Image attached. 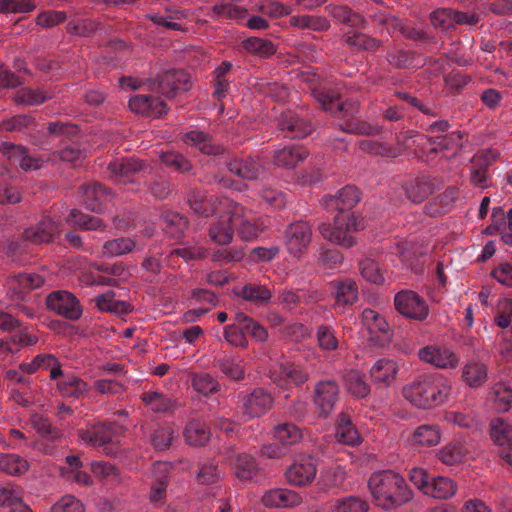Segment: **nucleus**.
Returning <instances> with one entry per match:
<instances>
[{"instance_id":"nucleus-40","label":"nucleus","mask_w":512,"mask_h":512,"mask_svg":"<svg viewBox=\"0 0 512 512\" xmlns=\"http://www.w3.org/2000/svg\"><path fill=\"white\" fill-rule=\"evenodd\" d=\"M326 9L334 19L350 28H365L366 20L360 14L352 12L345 6L329 5Z\"/></svg>"},{"instance_id":"nucleus-27","label":"nucleus","mask_w":512,"mask_h":512,"mask_svg":"<svg viewBox=\"0 0 512 512\" xmlns=\"http://www.w3.org/2000/svg\"><path fill=\"white\" fill-rule=\"evenodd\" d=\"M469 454V447L465 441L453 440L437 452V458L445 465H455L462 462Z\"/></svg>"},{"instance_id":"nucleus-10","label":"nucleus","mask_w":512,"mask_h":512,"mask_svg":"<svg viewBox=\"0 0 512 512\" xmlns=\"http://www.w3.org/2000/svg\"><path fill=\"white\" fill-rule=\"evenodd\" d=\"M317 474L315 460L311 456H299L286 470V480L290 485L303 487L313 482Z\"/></svg>"},{"instance_id":"nucleus-45","label":"nucleus","mask_w":512,"mask_h":512,"mask_svg":"<svg viewBox=\"0 0 512 512\" xmlns=\"http://www.w3.org/2000/svg\"><path fill=\"white\" fill-rule=\"evenodd\" d=\"M345 386L348 392L356 398H364L370 392L363 373L357 370H351L345 375Z\"/></svg>"},{"instance_id":"nucleus-41","label":"nucleus","mask_w":512,"mask_h":512,"mask_svg":"<svg viewBox=\"0 0 512 512\" xmlns=\"http://www.w3.org/2000/svg\"><path fill=\"white\" fill-rule=\"evenodd\" d=\"M83 193L85 195V206L87 209L99 212L103 207V203L108 197L106 189L99 183L84 186Z\"/></svg>"},{"instance_id":"nucleus-64","label":"nucleus","mask_w":512,"mask_h":512,"mask_svg":"<svg viewBox=\"0 0 512 512\" xmlns=\"http://www.w3.org/2000/svg\"><path fill=\"white\" fill-rule=\"evenodd\" d=\"M495 322L501 328H510L512 332V299H502L499 301Z\"/></svg>"},{"instance_id":"nucleus-51","label":"nucleus","mask_w":512,"mask_h":512,"mask_svg":"<svg viewBox=\"0 0 512 512\" xmlns=\"http://www.w3.org/2000/svg\"><path fill=\"white\" fill-rule=\"evenodd\" d=\"M44 281V277L37 273H20L11 277L10 285L12 289H18L19 292H22L39 288L43 285Z\"/></svg>"},{"instance_id":"nucleus-54","label":"nucleus","mask_w":512,"mask_h":512,"mask_svg":"<svg viewBox=\"0 0 512 512\" xmlns=\"http://www.w3.org/2000/svg\"><path fill=\"white\" fill-rule=\"evenodd\" d=\"M491 394L494 407L499 412H506L512 403V389L505 383H497L492 387Z\"/></svg>"},{"instance_id":"nucleus-24","label":"nucleus","mask_w":512,"mask_h":512,"mask_svg":"<svg viewBox=\"0 0 512 512\" xmlns=\"http://www.w3.org/2000/svg\"><path fill=\"white\" fill-rule=\"evenodd\" d=\"M442 431L436 424H422L415 428L410 441L413 446L433 447L440 443Z\"/></svg>"},{"instance_id":"nucleus-58","label":"nucleus","mask_w":512,"mask_h":512,"mask_svg":"<svg viewBox=\"0 0 512 512\" xmlns=\"http://www.w3.org/2000/svg\"><path fill=\"white\" fill-rule=\"evenodd\" d=\"M345 42L351 46L363 50H375L380 42L358 31H348L344 35Z\"/></svg>"},{"instance_id":"nucleus-2","label":"nucleus","mask_w":512,"mask_h":512,"mask_svg":"<svg viewBox=\"0 0 512 512\" xmlns=\"http://www.w3.org/2000/svg\"><path fill=\"white\" fill-rule=\"evenodd\" d=\"M368 487L375 503L385 510L399 507L413 498L404 477L391 470L373 473Z\"/></svg>"},{"instance_id":"nucleus-42","label":"nucleus","mask_w":512,"mask_h":512,"mask_svg":"<svg viewBox=\"0 0 512 512\" xmlns=\"http://www.w3.org/2000/svg\"><path fill=\"white\" fill-rule=\"evenodd\" d=\"M235 320L240 328L245 331L246 334H249L255 341L265 342L268 339L267 330L246 314L242 312L236 313Z\"/></svg>"},{"instance_id":"nucleus-63","label":"nucleus","mask_w":512,"mask_h":512,"mask_svg":"<svg viewBox=\"0 0 512 512\" xmlns=\"http://www.w3.org/2000/svg\"><path fill=\"white\" fill-rule=\"evenodd\" d=\"M318 345L322 350L333 351L338 348V338L332 327L321 325L318 327L317 332Z\"/></svg>"},{"instance_id":"nucleus-56","label":"nucleus","mask_w":512,"mask_h":512,"mask_svg":"<svg viewBox=\"0 0 512 512\" xmlns=\"http://www.w3.org/2000/svg\"><path fill=\"white\" fill-rule=\"evenodd\" d=\"M368 509L367 502L356 496L337 499L332 506V512H367Z\"/></svg>"},{"instance_id":"nucleus-23","label":"nucleus","mask_w":512,"mask_h":512,"mask_svg":"<svg viewBox=\"0 0 512 512\" xmlns=\"http://www.w3.org/2000/svg\"><path fill=\"white\" fill-rule=\"evenodd\" d=\"M56 383L57 389L63 397L75 398L84 397L88 394L90 386L80 377L74 374H63Z\"/></svg>"},{"instance_id":"nucleus-35","label":"nucleus","mask_w":512,"mask_h":512,"mask_svg":"<svg viewBox=\"0 0 512 512\" xmlns=\"http://www.w3.org/2000/svg\"><path fill=\"white\" fill-rule=\"evenodd\" d=\"M176 439L177 431L171 423L159 425L150 436L151 445L158 451L169 449Z\"/></svg>"},{"instance_id":"nucleus-60","label":"nucleus","mask_w":512,"mask_h":512,"mask_svg":"<svg viewBox=\"0 0 512 512\" xmlns=\"http://www.w3.org/2000/svg\"><path fill=\"white\" fill-rule=\"evenodd\" d=\"M191 382L194 390L204 396L212 394L218 390L217 381L207 373L194 374Z\"/></svg>"},{"instance_id":"nucleus-59","label":"nucleus","mask_w":512,"mask_h":512,"mask_svg":"<svg viewBox=\"0 0 512 512\" xmlns=\"http://www.w3.org/2000/svg\"><path fill=\"white\" fill-rule=\"evenodd\" d=\"M360 201V196L357 188L353 186H345L340 189L335 198V206L340 212H345L352 208Z\"/></svg>"},{"instance_id":"nucleus-49","label":"nucleus","mask_w":512,"mask_h":512,"mask_svg":"<svg viewBox=\"0 0 512 512\" xmlns=\"http://www.w3.org/2000/svg\"><path fill=\"white\" fill-rule=\"evenodd\" d=\"M217 367L229 378L239 380L244 376V360L225 355L217 360Z\"/></svg>"},{"instance_id":"nucleus-13","label":"nucleus","mask_w":512,"mask_h":512,"mask_svg":"<svg viewBox=\"0 0 512 512\" xmlns=\"http://www.w3.org/2000/svg\"><path fill=\"white\" fill-rule=\"evenodd\" d=\"M361 324L368 332L372 342L379 343L390 338L388 322L381 314L370 308H365L362 311Z\"/></svg>"},{"instance_id":"nucleus-61","label":"nucleus","mask_w":512,"mask_h":512,"mask_svg":"<svg viewBox=\"0 0 512 512\" xmlns=\"http://www.w3.org/2000/svg\"><path fill=\"white\" fill-rule=\"evenodd\" d=\"M212 19H239L244 16V11L231 3H220L214 5L207 14Z\"/></svg>"},{"instance_id":"nucleus-37","label":"nucleus","mask_w":512,"mask_h":512,"mask_svg":"<svg viewBox=\"0 0 512 512\" xmlns=\"http://www.w3.org/2000/svg\"><path fill=\"white\" fill-rule=\"evenodd\" d=\"M279 126L282 131L287 132V137L290 138H302L311 132V126L297 118L291 112L281 116Z\"/></svg>"},{"instance_id":"nucleus-16","label":"nucleus","mask_w":512,"mask_h":512,"mask_svg":"<svg viewBox=\"0 0 512 512\" xmlns=\"http://www.w3.org/2000/svg\"><path fill=\"white\" fill-rule=\"evenodd\" d=\"M371 381L379 388L390 387L397 378L399 365L389 358L378 359L370 368Z\"/></svg>"},{"instance_id":"nucleus-12","label":"nucleus","mask_w":512,"mask_h":512,"mask_svg":"<svg viewBox=\"0 0 512 512\" xmlns=\"http://www.w3.org/2000/svg\"><path fill=\"white\" fill-rule=\"evenodd\" d=\"M261 501L267 508L293 509L303 503V497L288 488H273L264 492Z\"/></svg>"},{"instance_id":"nucleus-50","label":"nucleus","mask_w":512,"mask_h":512,"mask_svg":"<svg viewBox=\"0 0 512 512\" xmlns=\"http://www.w3.org/2000/svg\"><path fill=\"white\" fill-rule=\"evenodd\" d=\"M67 222L85 230H102L105 227L104 222L99 217L83 214L76 209L70 211Z\"/></svg>"},{"instance_id":"nucleus-52","label":"nucleus","mask_w":512,"mask_h":512,"mask_svg":"<svg viewBox=\"0 0 512 512\" xmlns=\"http://www.w3.org/2000/svg\"><path fill=\"white\" fill-rule=\"evenodd\" d=\"M334 287L336 289V305H352L358 299V289L355 282L351 280L337 282Z\"/></svg>"},{"instance_id":"nucleus-25","label":"nucleus","mask_w":512,"mask_h":512,"mask_svg":"<svg viewBox=\"0 0 512 512\" xmlns=\"http://www.w3.org/2000/svg\"><path fill=\"white\" fill-rule=\"evenodd\" d=\"M216 200L217 202H222L224 200H230L229 198H219L213 195H204L200 191H192L188 198V203L191 209L201 216L209 217L215 216L219 213H222V209L219 207H213L210 205V201ZM218 206V204L216 205Z\"/></svg>"},{"instance_id":"nucleus-44","label":"nucleus","mask_w":512,"mask_h":512,"mask_svg":"<svg viewBox=\"0 0 512 512\" xmlns=\"http://www.w3.org/2000/svg\"><path fill=\"white\" fill-rule=\"evenodd\" d=\"M243 48L253 55L260 58H266L276 52V47L272 41L258 37H250L242 41Z\"/></svg>"},{"instance_id":"nucleus-21","label":"nucleus","mask_w":512,"mask_h":512,"mask_svg":"<svg viewBox=\"0 0 512 512\" xmlns=\"http://www.w3.org/2000/svg\"><path fill=\"white\" fill-rule=\"evenodd\" d=\"M308 156L307 151L300 146H286L274 152L273 163L275 166L293 170Z\"/></svg>"},{"instance_id":"nucleus-57","label":"nucleus","mask_w":512,"mask_h":512,"mask_svg":"<svg viewBox=\"0 0 512 512\" xmlns=\"http://www.w3.org/2000/svg\"><path fill=\"white\" fill-rule=\"evenodd\" d=\"M50 97V95L41 89L23 88L16 91L14 100L18 104L33 106L45 102Z\"/></svg>"},{"instance_id":"nucleus-32","label":"nucleus","mask_w":512,"mask_h":512,"mask_svg":"<svg viewBox=\"0 0 512 512\" xmlns=\"http://www.w3.org/2000/svg\"><path fill=\"white\" fill-rule=\"evenodd\" d=\"M29 462L14 453H0V473L10 476H21L29 470Z\"/></svg>"},{"instance_id":"nucleus-34","label":"nucleus","mask_w":512,"mask_h":512,"mask_svg":"<svg viewBox=\"0 0 512 512\" xmlns=\"http://www.w3.org/2000/svg\"><path fill=\"white\" fill-rule=\"evenodd\" d=\"M228 168L232 174L246 180H254L263 172L262 165L250 158L235 159L228 164Z\"/></svg>"},{"instance_id":"nucleus-15","label":"nucleus","mask_w":512,"mask_h":512,"mask_svg":"<svg viewBox=\"0 0 512 512\" xmlns=\"http://www.w3.org/2000/svg\"><path fill=\"white\" fill-rule=\"evenodd\" d=\"M498 157L494 150H484L472 159L470 182L480 189L489 186L488 166Z\"/></svg>"},{"instance_id":"nucleus-5","label":"nucleus","mask_w":512,"mask_h":512,"mask_svg":"<svg viewBox=\"0 0 512 512\" xmlns=\"http://www.w3.org/2000/svg\"><path fill=\"white\" fill-rule=\"evenodd\" d=\"M312 235V228L305 221L299 220L289 224L284 235V245L289 255L300 260L308 252Z\"/></svg>"},{"instance_id":"nucleus-1","label":"nucleus","mask_w":512,"mask_h":512,"mask_svg":"<svg viewBox=\"0 0 512 512\" xmlns=\"http://www.w3.org/2000/svg\"><path fill=\"white\" fill-rule=\"evenodd\" d=\"M453 395V381L440 373H425L402 387V396L413 407L433 410L448 402Z\"/></svg>"},{"instance_id":"nucleus-55","label":"nucleus","mask_w":512,"mask_h":512,"mask_svg":"<svg viewBox=\"0 0 512 512\" xmlns=\"http://www.w3.org/2000/svg\"><path fill=\"white\" fill-rule=\"evenodd\" d=\"M233 469L238 478L250 480L257 474V465L254 459L247 454H239L233 464Z\"/></svg>"},{"instance_id":"nucleus-48","label":"nucleus","mask_w":512,"mask_h":512,"mask_svg":"<svg viewBox=\"0 0 512 512\" xmlns=\"http://www.w3.org/2000/svg\"><path fill=\"white\" fill-rule=\"evenodd\" d=\"M136 247L133 239L122 237L107 241L103 244L102 255L106 257H118L127 254Z\"/></svg>"},{"instance_id":"nucleus-43","label":"nucleus","mask_w":512,"mask_h":512,"mask_svg":"<svg viewBox=\"0 0 512 512\" xmlns=\"http://www.w3.org/2000/svg\"><path fill=\"white\" fill-rule=\"evenodd\" d=\"M274 437L283 445H295L303 438L300 427L293 423H282L274 427Z\"/></svg>"},{"instance_id":"nucleus-20","label":"nucleus","mask_w":512,"mask_h":512,"mask_svg":"<svg viewBox=\"0 0 512 512\" xmlns=\"http://www.w3.org/2000/svg\"><path fill=\"white\" fill-rule=\"evenodd\" d=\"M233 223L226 212L213 216L208 234L210 239L219 245H228L233 239Z\"/></svg>"},{"instance_id":"nucleus-46","label":"nucleus","mask_w":512,"mask_h":512,"mask_svg":"<svg viewBox=\"0 0 512 512\" xmlns=\"http://www.w3.org/2000/svg\"><path fill=\"white\" fill-rule=\"evenodd\" d=\"M141 399L154 412H167L175 405V402L170 397L158 391L144 392Z\"/></svg>"},{"instance_id":"nucleus-22","label":"nucleus","mask_w":512,"mask_h":512,"mask_svg":"<svg viewBox=\"0 0 512 512\" xmlns=\"http://www.w3.org/2000/svg\"><path fill=\"white\" fill-rule=\"evenodd\" d=\"M113 428L112 424L94 425L88 429H79L78 436L83 443L93 447H100L112 441L114 437Z\"/></svg>"},{"instance_id":"nucleus-17","label":"nucleus","mask_w":512,"mask_h":512,"mask_svg":"<svg viewBox=\"0 0 512 512\" xmlns=\"http://www.w3.org/2000/svg\"><path fill=\"white\" fill-rule=\"evenodd\" d=\"M129 107L136 114L152 118H159L168 111L167 105L163 100L139 94L129 99Z\"/></svg>"},{"instance_id":"nucleus-4","label":"nucleus","mask_w":512,"mask_h":512,"mask_svg":"<svg viewBox=\"0 0 512 512\" xmlns=\"http://www.w3.org/2000/svg\"><path fill=\"white\" fill-rule=\"evenodd\" d=\"M217 204V207L229 215L234 227L237 228L241 239L245 241L253 240L265 228V224L262 219L257 218L251 210H246L243 206L233 200L217 202L212 199V202L210 201V205L213 207H216Z\"/></svg>"},{"instance_id":"nucleus-18","label":"nucleus","mask_w":512,"mask_h":512,"mask_svg":"<svg viewBox=\"0 0 512 512\" xmlns=\"http://www.w3.org/2000/svg\"><path fill=\"white\" fill-rule=\"evenodd\" d=\"M59 223L53 221L50 217H43L39 223L27 228L24 231V239L32 244H42L51 242L60 234Z\"/></svg>"},{"instance_id":"nucleus-26","label":"nucleus","mask_w":512,"mask_h":512,"mask_svg":"<svg viewBox=\"0 0 512 512\" xmlns=\"http://www.w3.org/2000/svg\"><path fill=\"white\" fill-rule=\"evenodd\" d=\"M22 498L23 492L19 486L7 484L0 487V506L9 507L11 512H33Z\"/></svg>"},{"instance_id":"nucleus-11","label":"nucleus","mask_w":512,"mask_h":512,"mask_svg":"<svg viewBox=\"0 0 512 512\" xmlns=\"http://www.w3.org/2000/svg\"><path fill=\"white\" fill-rule=\"evenodd\" d=\"M191 86L189 75L183 70L172 69L164 72L157 82L156 90L161 95L170 98L178 92L187 91Z\"/></svg>"},{"instance_id":"nucleus-9","label":"nucleus","mask_w":512,"mask_h":512,"mask_svg":"<svg viewBox=\"0 0 512 512\" xmlns=\"http://www.w3.org/2000/svg\"><path fill=\"white\" fill-rule=\"evenodd\" d=\"M394 304L400 314L413 320L422 321L429 314L425 300L413 291L398 292L394 297Z\"/></svg>"},{"instance_id":"nucleus-62","label":"nucleus","mask_w":512,"mask_h":512,"mask_svg":"<svg viewBox=\"0 0 512 512\" xmlns=\"http://www.w3.org/2000/svg\"><path fill=\"white\" fill-rule=\"evenodd\" d=\"M91 472L100 481L113 482L118 479V472L114 465L104 461H92Z\"/></svg>"},{"instance_id":"nucleus-33","label":"nucleus","mask_w":512,"mask_h":512,"mask_svg":"<svg viewBox=\"0 0 512 512\" xmlns=\"http://www.w3.org/2000/svg\"><path fill=\"white\" fill-rule=\"evenodd\" d=\"M462 380L471 388L483 385L487 380V367L484 363L471 360L462 369Z\"/></svg>"},{"instance_id":"nucleus-39","label":"nucleus","mask_w":512,"mask_h":512,"mask_svg":"<svg viewBox=\"0 0 512 512\" xmlns=\"http://www.w3.org/2000/svg\"><path fill=\"white\" fill-rule=\"evenodd\" d=\"M7 149L10 160L24 171L38 170L43 166L42 160L29 156L23 146L9 145Z\"/></svg>"},{"instance_id":"nucleus-30","label":"nucleus","mask_w":512,"mask_h":512,"mask_svg":"<svg viewBox=\"0 0 512 512\" xmlns=\"http://www.w3.org/2000/svg\"><path fill=\"white\" fill-rule=\"evenodd\" d=\"M95 303L99 310L114 313L119 316L127 315L132 310L129 303L117 300L112 290H108L96 296Z\"/></svg>"},{"instance_id":"nucleus-47","label":"nucleus","mask_w":512,"mask_h":512,"mask_svg":"<svg viewBox=\"0 0 512 512\" xmlns=\"http://www.w3.org/2000/svg\"><path fill=\"white\" fill-rule=\"evenodd\" d=\"M490 434L497 445L505 446L512 443V425L501 418L491 420Z\"/></svg>"},{"instance_id":"nucleus-28","label":"nucleus","mask_w":512,"mask_h":512,"mask_svg":"<svg viewBox=\"0 0 512 512\" xmlns=\"http://www.w3.org/2000/svg\"><path fill=\"white\" fill-rule=\"evenodd\" d=\"M183 436L187 445L202 447L210 441L211 432L203 422L190 420L185 425Z\"/></svg>"},{"instance_id":"nucleus-6","label":"nucleus","mask_w":512,"mask_h":512,"mask_svg":"<svg viewBox=\"0 0 512 512\" xmlns=\"http://www.w3.org/2000/svg\"><path fill=\"white\" fill-rule=\"evenodd\" d=\"M421 361L437 369H455L459 365V356L447 345L430 344L418 351Z\"/></svg>"},{"instance_id":"nucleus-8","label":"nucleus","mask_w":512,"mask_h":512,"mask_svg":"<svg viewBox=\"0 0 512 512\" xmlns=\"http://www.w3.org/2000/svg\"><path fill=\"white\" fill-rule=\"evenodd\" d=\"M47 308L69 320H78L82 316V307L78 299L66 290L51 292L46 298Z\"/></svg>"},{"instance_id":"nucleus-31","label":"nucleus","mask_w":512,"mask_h":512,"mask_svg":"<svg viewBox=\"0 0 512 512\" xmlns=\"http://www.w3.org/2000/svg\"><path fill=\"white\" fill-rule=\"evenodd\" d=\"M335 438L337 442L346 445L355 446L360 443V435L345 413H341L338 417Z\"/></svg>"},{"instance_id":"nucleus-14","label":"nucleus","mask_w":512,"mask_h":512,"mask_svg":"<svg viewBox=\"0 0 512 512\" xmlns=\"http://www.w3.org/2000/svg\"><path fill=\"white\" fill-rule=\"evenodd\" d=\"M314 392V403L319 413L324 417L328 416L338 400L339 387L337 383L332 380L320 381L315 385Z\"/></svg>"},{"instance_id":"nucleus-7","label":"nucleus","mask_w":512,"mask_h":512,"mask_svg":"<svg viewBox=\"0 0 512 512\" xmlns=\"http://www.w3.org/2000/svg\"><path fill=\"white\" fill-rule=\"evenodd\" d=\"M271 381L283 392L304 384L308 374L298 365L291 362H281L270 370Z\"/></svg>"},{"instance_id":"nucleus-53","label":"nucleus","mask_w":512,"mask_h":512,"mask_svg":"<svg viewBox=\"0 0 512 512\" xmlns=\"http://www.w3.org/2000/svg\"><path fill=\"white\" fill-rule=\"evenodd\" d=\"M237 295L246 301L255 303L268 302L271 298V292L268 288L258 284H245L238 291Z\"/></svg>"},{"instance_id":"nucleus-29","label":"nucleus","mask_w":512,"mask_h":512,"mask_svg":"<svg viewBox=\"0 0 512 512\" xmlns=\"http://www.w3.org/2000/svg\"><path fill=\"white\" fill-rule=\"evenodd\" d=\"M457 488L456 482L448 477H433L429 486L426 487L425 495L434 499L446 500L456 494Z\"/></svg>"},{"instance_id":"nucleus-38","label":"nucleus","mask_w":512,"mask_h":512,"mask_svg":"<svg viewBox=\"0 0 512 512\" xmlns=\"http://www.w3.org/2000/svg\"><path fill=\"white\" fill-rule=\"evenodd\" d=\"M117 182H127L130 175L142 169V164L134 158L117 159L108 166Z\"/></svg>"},{"instance_id":"nucleus-19","label":"nucleus","mask_w":512,"mask_h":512,"mask_svg":"<svg viewBox=\"0 0 512 512\" xmlns=\"http://www.w3.org/2000/svg\"><path fill=\"white\" fill-rule=\"evenodd\" d=\"M273 404L271 395L262 388L254 389L243 398L244 415L250 419L265 414Z\"/></svg>"},{"instance_id":"nucleus-36","label":"nucleus","mask_w":512,"mask_h":512,"mask_svg":"<svg viewBox=\"0 0 512 512\" xmlns=\"http://www.w3.org/2000/svg\"><path fill=\"white\" fill-rule=\"evenodd\" d=\"M183 141L188 146L196 147L203 154L217 155L221 152V147L213 144L208 135L201 131L193 130L186 133Z\"/></svg>"},{"instance_id":"nucleus-3","label":"nucleus","mask_w":512,"mask_h":512,"mask_svg":"<svg viewBox=\"0 0 512 512\" xmlns=\"http://www.w3.org/2000/svg\"><path fill=\"white\" fill-rule=\"evenodd\" d=\"M365 228L364 219L348 212H339L333 224L320 226V232L326 240L331 243L350 248L356 244L352 235Z\"/></svg>"}]
</instances>
